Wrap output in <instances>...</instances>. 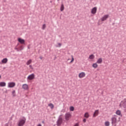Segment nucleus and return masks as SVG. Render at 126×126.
Listing matches in <instances>:
<instances>
[{"mask_svg":"<svg viewBox=\"0 0 126 126\" xmlns=\"http://www.w3.org/2000/svg\"><path fill=\"white\" fill-rule=\"evenodd\" d=\"M8 60L7 58H4L1 61V64H5L7 63Z\"/></svg>","mask_w":126,"mask_h":126,"instance_id":"obj_12","label":"nucleus"},{"mask_svg":"<svg viewBox=\"0 0 126 126\" xmlns=\"http://www.w3.org/2000/svg\"><path fill=\"white\" fill-rule=\"evenodd\" d=\"M12 95L13 97H15V96H16V94L15 93V90H14L12 92Z\"/></svg>","mask_w":126,"mask_h":126,"instance_id":"obj_22","label":"nucleus"},{"mask_svg":"<svg viewBox=\"0 0 126 126\" xmlns=\"http://www.w3.org/2000/svg\"><path fill=\"white\" fill-rule=\"evenodd\" d=\"M71 58H72V60L70 62L71 63H73V62H74V58H73V56H72V55L71 56Z\"/></svg>","mask_w":126,"mask_h":126,"instance_id":"obj_27","label":"nucleus"},{"mask_svg":"<svg viewBox=\"0 0 126 126\" xmlns=\"http://www.w3.org/2000/svg\"><path fill=\"white\" fill-rule=\"evenodd\" d=\"M120 107L126 109V97L120 102Z\"/></svg>","mask_w":126,"mask_h":126,"instance_id":"obj_2","label":"nucleus"},{"mask_svg":"<svg viewBox=\"0 0 126 126\" xmlns=\"http://www.w3.org/2000/svg\"><path fill=\"white\" fill-rule=\"evenodd\" d=\"M99 115V110H96L94 111L93 117L94 118H95V117H97V116Z\"/></svg>","mask_w":126,"mask_h":126,"instance_id":"obj_14","label":"nucleus"},{"mask_svg":"<svg viewBox=\"0 0 126 126\" xmlns=\"http://www.w3.org/2000/svg\"><path fill=\"white\" fill-rule=\"evenodd\" d=\"M109 18V15H105L101 18V21H105Z\"/></svg>","mask_w":126,"mask_h":126,"instance_id":"obj_10","label":"nucleus"},{"mask_svg":"<svg viewBox=\"0 0 126 126\" xmlns=\"http://www.w3.org/2000/svg\"><path fill=\"white\" fill-rule=\"evenodd\" d=\"M103 63V60L102 58H99L96 61V63L101 64Z\"/></svg>","mask_w":126,"mask_h":126,"instance_id":"obj_17","label":"nucleus"},{"mask_svg":"<svg viewBox=\"0 0 126 126\" xmlns=\"http://www.w3.org/2000/svg\"><path fill=\"white\" fill-rule=\"evenodd\" d=\"M58 46L57 47H61L62 46L61 43H58Z\"/></svg>","mask_w":126,"mask_h":126,"instance_id":"obj_32","label":"nucleus"},{"mask_svg":"<svg viewBox=\"0 0 126 126\" xmlns=\"http://www.w3.org/2000/svg\"><path fill=\"white\" fill-rule=\"evenodd\" d=\"M73 126H79V124L76 123Z\"/></svg>","mask_w":126,"mask_h":126,"instance_id":"obj_30","label":"nucleus"},{"mask_svg":"<svg viewBox=\"0 0 126 126\" xmlns=\"http://www.w3.org/2000/svg\"><path fill=\"white\" fill-rule=\"evenodd\" d=\"M26 122V118H24L23 119H21L19 121L18 123V126H24L25 125V123Z\"/></svg>","mask_w":126,"mask_h":126,"instance_id":"obj_3","label":"nucleus"},{"mask_svg":"<svg viewBox=\"0 0 126 126\" xmlns=\"http://www.w3.org/2000/svg\"><path fill=\"white\" fill-rule=\"evenodd\" d=\"M115 114L117 115V116H122V111L120 110H117L116 111Z\"/></svg>","mask_w":126,"mask_h":126,"instance_id":"obj_16","label":"nucleus"},{"mask_svg":"<svg viewBox=\"0 0 126 126\" xmlns=\"http://www.w3.org/2000/svg\"><path fill=\"white\" fill-rule=\"evenodd\" d=\"M48 106L50 107V108L51 109V110H53V109H54V105L53 104V103H49L48 104Z\"/></svg>","mask_w":126,"mask_h":126,"instance_id":"obj_21","label":"nucleus"},{"mask_svg":"<svg viewBox=\"0 0 126 126\" xmlns=\"http://www.w3.org/2000/svg\"><path fill=\"white\" fill-rule=\"evenodd\" d=\"M86 75V74L85 73V72H82L79 74L78 76L80 78H83L85 77Z\"/></svg>","mask_w":126,"mask_h":126,"instance_id":"obj_8","label":"nucleus"},{"mask_svg":"<svg viewBox=\"0 0 126 126\" xmlns=\"http://www.w3.org/2000/svg\"><path fill=\"white\" fill-rule=\"evenodd\" d=\"M15 50H17V51H18V49L17 48H15Z\"/></svg>","mask_w":126,"mask_h":126,"instance_id":"obj_36","label":"nucleus"},{"mask_svg":"<svg viewBox=\"0 0 126 126\" xmlns=\"http://www.w3.org/2000/svg\"><path fill=\"white\" fill-rule=\"evenodd\" d=\"M104 125L105 126H110V122L109 121L105 122Z\"/></svg>","mask_w":126,"mask_h":126,"instance_id":"obj_25","label":"nucleus"},{"mask_svg":"<svg viewBox=\"0 0 126 126\" xmlns=\"http://www.w3.org/2000/svg\"><path fill=\"white\" fill-rule=\"evenodd\" d=\"M6 86V83L4 82H0V87H4Z\"/></svg>","mask_w":126,"mask_h":126,"instance_id":"obj_15","label":"nucleus"},{"mask_svg":"<svg viewBox=\"0 0 126 126\" xmlns=\"http://www.w3.org/2000/svg\"><path fill=\"white\" fill-rule=\"evenodd\" d=\"M22 50H23V46H21L20 47V51H22Z\"/></svg>","mask_w":126,"mask_h":126,"instance_id":"obj_29","label":"nucleus"},{"mask_svg":"<svg viewBox=\"0 0 126 126\" xmlns=\"http://www.w3.org/2000/svg\"><path fill=\"white\" fill-rule=\"evenodd\" d=\"M16 84L13 82H9L7 84V86L8 88H13V87H15Z\"/></svg>","mask_w":126,"mask_h":126,"instance_id":"obj_5","label":"nucleus"},{"mask_svg":"<svg viewBox=\"0 0 126 126\" xmlns=\"http://www.w3.org/2000/svg\"><path fill=\"white\" fill-rule=\"evenodd\" d=\"M22 88L24 90H29V86L27 84H24L22 85Z\"/></svg>","mask_w":126,"mask_h":126,"instance_id":"obj_9","label":"nucleus"},{"mask_svg":"<svg viewBox=\"0 0 126 126\" xmlns=\"http://www.w3.org/2000/svg\"><path fill=\"white\" fill-rule=\"evenodd\" d=\"M39 59H40V60H42V59H43V57H39Z\"/></svg>","mask_w":126,"mask_h":126,"instance_id":"obj_35","label":"nucleus"},{"mask_svg":"<svg viewBox=\"0 0 126 126\" xmlns=\"http://www.w3.org/2000/svg\"><path fill=\"white\" fill-rule=\"evenodd\" d=\"M35 78V75L34 74H32L30 75L27 78L28 80H33Z\"/></svg>","mask_w":126,"mask_h":126,"instance_id":"obj_7","label":"nucleus"},{"mask_svg":"<svg viewBox=\"0 0 126 126\" xmlns=\"http://www.w3.org/2000/svg\"><path fill=\"white\" fill-rule=\"evenodd\" d=\"M31 63H32V60H29V61L27 62V65H29V64H30Z\"/></svg>","mask_w":126,"mask_h":126,"instance_id":"obj_26","label":"nucleus"},{"mask_svg":"<svg viewBox=\"0 0 126 126\" xmlns=\"http://www.w3.org/2000/svg\"><path fill=\"white\" fill-rule=\"evenodd\" d=\"M89 60H94L95 59V56L94 55L92 54L89 57Z\"/></svg>","mask_w":126,"mask_h":126,"instance_id":"obj_19","label":"nucleus"},{"mask_svg":"<svg viewBox=\"0 0 126 126\" xmlns=\"http://www.w3.org/2000/svg\"><path fill=\"white\" fill-rule=\"evenodd\" d=\"M0 78H1V76L0 75Z\"/></svg>","mask_w":126,"mask_h":126,"instance_id":"obj_37","label":"nucleus"},{"mask_svg":"<svg viewBox=\"0 0 126 126\" xmlns=\"http://www.w3.org/2000/svg\"><path fill=\"white\" fill-rule=\"evenodd\" d=\"M37 126H42V124H39L37 125Z\"/></svg>","mask_w":126,"mask_h":126,"instance_id":"obj_34","label":"nucleus"},{"mask_svg":"<svg viewBox=\"0 0 126 126\" xmlns=\"http://www.w3.org/2000/svg\"><path fill=\"white\" fill-rule=\"evenodd\" d=\"M45 28H46V24H43L42 26L43 30H45Z\"/></svg>","mask_w":126,"mask_h":126,"instance_id":"obj_28","label":"nucleus"},{"mask_svg":"<svg viewBox=\"0 0 126 126\" xmlns=\"http://www.w3.org/2000/svg\"><path fill=\"white\" fill-rule=\"evenodd\" d=\"M121 122V118L117 115H114L111 118V124L113 126H117V123Z\"/></svg>","mask_w":126,"mask_h":126,"instance_id":"obj_1","label":"nucleus"},{"mask_svg":"<svg viewBox=\"0 0 126 126\" xmlns=\"http://www.w3.org/2000/svg\"><path fill=\"white\" fill-rule=\"evenodd\" d=\"M84 118H86V119H88L89 118L90 115L89 113L88 112H86L84 115Z\"/></svg>","mask_w":126,"mask_h":126,"instance_id":"obj_18","label":"nucleus"},{"mask_svg":"<svg viewBox=\"0 0 126 126\" xmlns=\"http://www.w3.org/2000/svg\"><path fill=\"white\" fill-rule=\"evenodd\" d=\"M29 66H30V68H31V69H33V67L32 66V65H30Z\"/></svg>","mask_w":126,"mask_h":126,"instance_id":"obj_33","label":"nucleus"},{"mask_svg":"<svg viewBox=\"0 0 126 126\" xmlns=\"http://www.w3.org/2000/svg\"><path fill=\"white\" fill-rule=\"evenodd\" d=\"M64 9V6H63V4H62L61 6V11H63Z\"/></svg>","mask_w":126,"mask_h":126,"instance_id":"obj_23","label":"nucleus"},{"mask_svg":"<svg viewBox=\"0 0 126 126\" xmlns=\"http://www.w3.org/2000/svg\"><path fill=\"white\" fill-rule=\"evenodd\" d=\"M92 14H95L97 12V7H94L92 9L91 11Z\"/></svg>","mask_w":126,"mask_h":126,"instance_id":"obj_13","label":"nucleus"},{"mask_svg":"<svg viewBox=\"0 0 126 126\" xmlns=\"http://www.w3.org/2000/svg\"><path fill=\"white\" fill-rule=\"evenodd\" d=\"M83 122L84 123H86V119L84 118L83 120Z\"/></svg>","mask_w":126,"mask_h":126,"instance_id":"obj_31","label":"nucleus"},{"mask_svg":"<svg viewBox=\"0 0 126 126\" xmlns=\"http://www.w3.org/2000/svg\"><path fill=\"white\" fill-rule=\"evenodd\" d=\"M69 110L71 112H73L74 111V107L73 106H70Z\"/></svg>","mask_w":126,"mask_h":126,"instance_id":"obj_24","label":"nucleus"},{"mask_svg":"<svg viewBox=\"0 0 126 126\" xmlns=\"http://www.w3.org/2000/svg\"><path fill=\"white\" fill-rule=\"evenodd\" d=\"M57 126H61L62 124H63V118L60 117L57 122Z\"/></svg>","mask_w":126,"mask_h":126,"instance_id":"obj_6","label":"nucleus"},{"mask_svg":"<svg viewBox=\"0 0 126 126\" xmlns=\"http://www.w3.org/2000/svg\"><path fill=\"white\" fill-rule=\"evenodd\" d=\"M64 117H65V121H66L67 122L69 120H70V119H71L72 115L70 113L67 112L66 113H65Z\"/></svg>","mask_w":126,"mask_h":126,"instance_id":"obj_4","label":"nucleus"},{"mask_svg":"<svg viewBox=\"0 0 126 126\" xmlns=\"http://www.w3.org/2000/svg\"><path fill=\"white\" fill-rule=\"evenodd\" d=\"M18 41H19V42L20 43V44H22V45H24V44H25V40L21 38H18Z\"/></svg>","mask_w":126,"mask_h":126,"instance_id":"obj_11","label":"nucleus"},{"mask_svg":"<svg viewBox=\"0 0 126 126\" xmlns=\"http://www.w3.org/2000/svg\"><path fill=\"white\" fill-rule=\"evenodd\" d=\"M97 63H94L93 64V67L94 68H97L98 67V64Z\"/></svg>","mask_w":126,"mask_h":126,"instance_id":"obj_20","label":"nucleus"}]
</instances>
